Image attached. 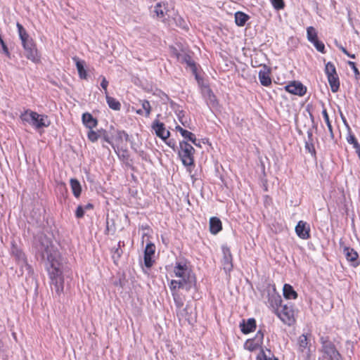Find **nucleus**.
<instances>
[{"instance_id":"1","label":"nucleus","mask_w":360,"mask_h":360,"mask_svg":"<svg viewBox=\"0 0 360 360\" xmlns=\"http://www.w3.org/2000/svg\"><path fill=\"white\" fill-rule=\"evenodd\" d=\"M37 250L42 259L46 262L52 289L58 296H60L64 289L60 255L52 242L45 236H40Z\"/></svg>"},{"instance_id":"2","label":"nucleus","mask_w":360,"mask_h":360,"mask_svg":"<svg viewBox=\"0 0 360 360\" xmlns=\"http://www.w3.org/2000/svg\"><path fill=\"white\" fill-rule=\"evenodd\" d=\"M173 271L178 279L171 281L169 284L171 290L181 288L189 291L195 285V276L186 264L176 262Z\"/></svg>"},{"instance_id":"3","label":"nucleus","mask_w":360,"mask_h":360,"mask_svg":"<svg viewBox=\"0 0 360 360\" xmlns=\"http://www.w3.org/2000/svg\"><path fill=\"white\" fill-rule=\"evenodd\" d=\"M269 302L272 307L275 308L277 316L284 323L290 326L294 323V311L291 304H282L281 296L276 294L271 296Z\"/></svg>"},{"instance_id":"4","label":"nucleus","mask_w":360,"mask_h":360,"mask_svg":"<svg viewBox=\"0 0 360 360\" xmlns=\"http://www.w3.org/2000/svg\"><path fill=\"white\" fill-rule=\"evenodd\" d=\"M20 118L36 129L48 127L50 124L47 116L30 110H26L20 115Z\"/></svg>"},{"instance_id":"5","label":"nucleus","mask_w":360,"mask_h":360,"mask_svg":"<svg viewBox=\"0 0 360 360\" xmlns=\"http://www.w3.org/2000/svg\"><path fill=\"white\" fill-rule=\"evenodd\" d=\"M174 6L172 4L160 1L154 6L153 13L163 22L169 24L171 22V16L174 15Z\"/></svg>"},{"instance_id":"6","label":"nucleus","mask_w":360,"mask_h":360,"mask_svg":"<svg viewBox=\"0 0 360 360\" xmlns=\"http://www.w3.org/2000/svg\"><path fill=\"white\" fill-rule=\"evenodd\" d=\"M179 146V155L183 164L186 166L193 165L194 163L193 154L195 152L193 147L186 141H181Z\"/></svg>"},{"instance_id":"7","label":"nucleus","mask_w":360,"mask_h":360,"mask_svg":"<svg viewBox=\"0 0 360 360\" xmlns=\"http://www.w3.org/2000/svg\"><path fill=\"white\" fill-rule=\"evenodd\" d=\"M321 340L323 352L328 360H342V356L332 342L323 338Z\"/></svg>"},{"instance_id":"8","label":"nucleus","mask_w":360,"mask_h":360,"mask_svg":"<svg viewBox=\"0 0 360 360\" xmlns=\"http://www.w3.org/2000/svg\"><path fill=\"white\" fill-rule=\"evenodd\" d=\"M223 259L222 266L226 273H229L233 269L232 255L229 248L222 246Z\"/></svg>"},{"instance_id":"9","label":"nucleus","mask_w":360,"mask_h":360,"mask_svg":"<svg viewBox=\"0 0 360 360\" xmlns=\"http://www.w3.org/2000/svg\"><path fill=\"white\" fill-rule=\"evenodd\" d=\"M285 89L288 92L300 96H302L304 94H305L307 91L306 87L304 86L302 84L295 81L291 82L288 85H286L285 86Z\"/></svg>"},{"instance_id":"10","label":"nucleus","mask_w":360,"mask_h":360,"mask_svg":"<svg viewBox=\"0 0 360 360\" xmlns=\"http://www.w3.org/2000/svg\"><path fill=\"white\" fill-rule=\"evenodd\" d=\"M23 48L25 51V56L27 59L34 63H37L39 60V56L33 41L27 44H24Z\"/></svg>"},{"instance_id":"11","label":"nucleus","mask_w":360,"mask_h":360,"mask_svg":"<svg viewBox=\"0 0 360 360\" xmlns=\"http://www.w3.org/2000/svg\"><path fill=\"white\" fill-rule=\"evenodd\" d=\"M310 228L307 222L300 221L295 226L297 235L302 239L306 240L310 238Z\"/></svg>"},{"instance_id":"12","label":"nucleus","mask_w":360,"mask_h":360,"mask_svg":"<svg viewBox=\"0 0 360 360\" xmlns=\"http://www.w3.org/2000/svg\"><path fill=\"white\" fill-rule=\"evenodd\" d=\"M153 129L155 130V134L165 141L170 135L168 130H166L165 124L160 122L158 120H155L152 125Z\"/></svg>"},{"instance_id":"13","label":"nucleus","mask_w":360,"mask_h":360,"mask_svg":"<svg viewBox=\"0 0 360 360\" xmlns=\"http://www.w3.org/2000/svg\"><path fill=\"white\" fill-rule=\"evenodd\" d=\"M343 252L347 260L351 263L352 266L356 267L359 264L358 253L353 248L344 246Z\"/></svg>"},{"instance_id":"14","label":"nucleus","mask_w":360,"mask_h":360,"mask_svg":"<svg viewBox=\"0 0 360 360\" xmlns=\"http://www.w3.org/2000/svg\"><path fill=\"white\" fill-rule=\"evenodd\" d=\"M270 73V69L265 65H262L259 72V79L263 86H268L271 84Z\"/></svg>"},{"instance_id":"15","label":"nucleus","mask_w":360,"mask_h":360,"mask_svg":"<svg viewBox=\"0 0 360 360\" xmlns=\"http://www.w3.org/2000/svg\"><path fill=\"white\" fill-rule=\"evenodd\" d=\"M240 328L243 333L248 334L256 328V321L253 318L248 319L247 321L243 320L240 323Z\"/></svg>"},{"instance_id":"16","label":"nucleus","mask_w":360,"mask_h":360,"mask_svg":"<svg viewBox=\"0 0 360 360\" xmlns=\"http://www.w3.org/2000/svg\"><path fill=\"white\" fill-rule=\"evenodd\" d=\"M82 122L89 129L96 127L98 124V121L94 118L91 114L85 112L82 115Z\"/></svg>"},{"instance_id":"17","label":"nucleus","mask_w":360,"mask_h":360,"mask_svg":"<svg viewBox=\"0 0 360 360\" xmlns=\"http://www.w3.org/2000/svg\"><path fill=\"white\" fill-rule=\"evenodd\" d=\"M172 20L175 22L176 25L178 26L179 27H180L183 30L188 29V22L182 16L179 15V13H177V11L176 10L174 11V15L171 16V22Z\"/></svg>"},{"instance_id":"18","label":"nucleus","mask_w":360,"mask_h":360,"mask_svg":"<svg viewBox=\"0 0 360 360\" xmlns=\"http://www.w3.org/2000/svg\"><path fill=\"white\" fill-rule=\"evenodd\" d=\"M17 28H18L19 37L22 41V46L24 44H27L28 43L32 42V39L30 37V36L27 33L25 29L23 27V26L21 24L18 22Z\"/></svg>"},{"instance_id":"19","label":"nucleus","mask_w":360,"mask_h":360,"mask_svg":"<svg viewBox=\"0 0 360 360\" xmlns=\"http://www.w3.org/2000/svg\"><path fill=\"white\" fill-rule=\"evenodd\" d=\"M222 229L221 221L217 217H211L210 219V230L213 234L218 233Z\"/></svg>"},{"instance_id":"20","label":"nucleus","mask_w":360,"mask_h":360,"mask_svg":"<svg viewBox=\"0 0 360 360\" xmlns=\"http://www.w3.org/2000/svg\"><path fill=\"white\" fill-rule=\"evenodd\" d=\"M73 60L75 61L77 70L78 71L79 77L81 79H86L87 74L84 69V61L79 60L78 58H73Z\"/></svg>"},{"instance_id":"21","label":"nucleus","mask_w":360,"mask_h":360,"mask_svg":"<svg viewBox=\"0 0 360 360\" xmlns=\"http://www.w3.org/2000/svg\"><path fill=\"white\" fill-rule=\"evenodd\" d=\"M327 77H328V81L330 84L331 91L333 93L337 92L340 88V81H339L338 75H331V76H328Z\"/></svg>"},{"instance_id":"22","label":"nucleus","mask_w":360,"mask_h":360,"mask_svg":"<svg viewBox=\"0 0 360 360\" xmlns=\"http://www.w3.org/2000/svg\"><path fill=\"white\" fill-rule=\"evenodd\" d=\"M129 139V135L124 131H117L115 138L113 139L114 144L118 147L123 140L127 141Z\"/></svg>"},{"instance_id":"23","label":"nucleus","mask_w":360,"mask_h":360,"mask_svg":"<svg viewBox=\"0 0 360 360\" xmlns=\"http://www.w3.org/2000/svg\"><path fill=\"white\" fill-rule=\"evenodd\" d=\"M248 19L249 16L243 12L238 11L235 13V22L238 26H244Z\"/></svg>"},{"instance_id":"24","label":"nucleus","mask_w":360,"mask_h":360,"mask_svg":"<svg viewBox=\"0 0 360 360\" xmlns=\"http://www.w3.org/2000/svg\"><path fill=\"white\" fill-rule=\"evenodd\" d=\"M283 295L286 299H295L297 296V292L289 284H285L283 286Z\"/></svg>"},{"instance_id":"25","label":"nucleus","mask_w":360,"mask_h":360,"mask_svg":"<svg viewBox=\"0 0 360 360\" xmlns=\"http://www.w3.org/2000/svg\"><path fill=\"white\" fill-rule=\"evenodd\" d=\"M70 186L73 193V195L78 198L79 197L82 191L80 183L76 179H71L70 181Z\"/></svg>"},{"instance_id":"26","label":"nucleus","mask_w":360,"mask_h":360,"mask_svg":"<svg viewBox=\"0 0 360 360\" xmlns=\"http://www.w3.org/2000/svg\"><path fill=\"white\" fill-rule=\"evenodd\" d=\"M181 63H186L192 70L193 73L196 72V65L191 57L188 55H184L180 58Z\"/></svg>"},{"instance_id":"27","label":"nucleus","mask_w":360,"mask_h":360,"mask_svg":"<svg viewBox=\"0 0 360 360\" xmlns=\"http://www.w3.org/2000/svg\"><path fill=\"white\" fill-rule=\"evenodd\" d=\"M105 97L108 105L111 109L115 110H119L120 109L121 104L118 101L112 97L109 96L108 94L106 95Z\"/></svg>"},{"instance_id":"28","label":"nucleus","mask_w":360,"mask_h":360,"mask_svg":"<svg viewBox=\"0 0 360 360\" xmlns=\"http://www.w3.org/2000/svg\"><path fill=\"white\" fill-rule=\"evenodd\" d=\"M100 138H102L105 142L110 144L112 147L115 150V146L114 145L113 138L111 137L107 131L105 129H99Z\"/></svg>"},{"instance_id":"29","label":"nucleus","mask_w":360,"mask_h":360,"mask_svg":"<svg viewBox=\"0 0 360 360\" xmlns=\"http://www.w3.org/2000/svg\"><path fill=\"white\" fill-rule=\"evenodd\" d=\"M307 39L311 42L318 39L317 32L314 27L310 26L307 29Z\"/></svg>"},{"instance_id":"30","label":"nucleus","mask_w":360,"mask_h":360,"mask_svg":"<svg viewBox=\"0 0 360 360\" xmlns=\"http://www.w3.org/2000/svg\"><path fill=\"white\" fill-rule=\"evenodd\" d=\"M325 72L327 77L338 75L336 72V68L334 64L332 63L331 62H328L326 64Z\"/></svg>"},{"instance_id":"31","label":"nucleus","mask_w":360,"mask_h":360,"mask_svg":"<svg viewBox=\"0 0 360 360\" xmlns=\"http://www.w3.org/2000/svg\"><path fill=\"white\" fill-rule=\"evenodd\" d=\"M322 115H323L324 120H325V122L326 123V125L328 127V131L330 132V136L332 138H333V127H332V124L330 123V119H329V116L328 115L326 109L323 108V110L322 111Z\"/></svg>"},{"instance_id":"32","label":"nucleus","mask_w":360,"mask_h":360,"mask_svg":"<svg viewBox=\"0 0 360 360\" xmlns=\"http://www.w3.org/2000/svg\"><path fill=\"white\" fill-rule=\"evenodd\" d=\"M140 102L141 103L142 109L144 111V116L148 117H149L150 112H151V106L147 100H141Z\"/></svg>"},{"instance_id":"33","label":"nucleus","mask_w":360,"mask_h":360,"mask_svg":"<svg viewBox=\"0 0 360 360\" xmlns=\"http://www.w3.org/2000/svg\"><path fill=\"white\" fill-rule=\"evenodd\" d=\"M87 137L89 140L91 142L97 141L98 139L100 138L99 130L96 131L93 130V129H89V131L87 133Z\"/></svg>"},{"instance_id":"34","label":"nucleus","mask_w":360,"mask_h":360,"mask_svg":"<svg viewBox=\"0 0 360 360\" xmlns=\"http://www.w3.org/2000/svg\"><path fill=\"white\" fill-rule=\"evenodd\" d=\"M347 140L349 143L353 145V147L355 148L356 152L360 150V144L358 143L354 135L349 134L347 138Z\"/></svg>"},{"instance_id":"35","label":"nucleus","mask_w":360,"mask_h":360,"mask_svg":"<svg viewBox=\"0 0 360 360\" xmlns=\"http://www.w3.org/2000/svg\"><path fill=\"white\" fill-rule=\"evenodd\" d=\"M259 347H260V345H256V342H255L252 339L248 340L244 345L245 349L249 351H254Z\"/></svg>"},{"instance_id":"36","label":"nucleus","mask_w":360,"mask_h":360,"mask_svg":"<svg viewBox=\"0 0 360 360\" xmlns=\"http://www.w3.org/2000/svg\"><path fill=\"white\" fill-rule=\"evenodd\" d=\"M155 246L153 243L151 242L147 243L145 251H144V255L146 256H153L155 253Z\"/></svg>"},{"instance_id":"37","label":"nucleus","mask_w":360,"mask_h":360,"mask_svg":"<svg viewBox=\"0 0 360 360\" xmlns=\"http://www.w3.org/2000/svg\"><path fill=\"white\" fill-rule=\"evenodd\" d=\"M298 344L301 351H303L304 349H306L308 345L307 336L304 335L300 336Z\"/></svg>"},{"instance_id":"38","label":"nucleus","mask_w":360,"mask_h":360,"mask_svg":"<svg viewBox=\"0 0 360 360\" xmlns=\"http://www.w3.org/2000/svg\"><path fill=\"white\" fill-rule=\"evenodd\" d=\"M263 339H264V333L261 330H258L257 333H256L255 338H252L254 342H256V345H259L260 346L262 344Z\"/></svg>"},{"instance_id":"39","label":"nucleus","mask_w":360,"mask_h":360,"mask_svg":"<svg viewBox=\"0 0 360 360\" xmlns=\"http://www.w3.org/2000/svg\"><path fill=\"white\" fill-rule=\"evenodd\" d=\"M311 43H312L314 44V46H315V48L316 49V50L318 51L321 52V53L325 52V46H324L323 43L322 41H319L318 39H316V41H311Z\"/></svg>"},{"instance_id":"40","label":"nucleus","mask_w":360,"mask_h":360,"mask_svg":"<svg viewBox=\"0 0 360 360\" xmlns=\"http://www.w3.org/2000/svg\"><path fill=\"white\" fill-rule=\"evenodd\" d=\"M176 290H171L172 294V296L174 297V300L176 307H181L183 306L184 303H183V301L181 300V299L177 295Z\"/></svg>"},{"instance_id":"41","label":"nucleus","mask_w":360,"mask_h":360,"mask_svg":"<svg viewBox=\"0 0 360 360\" xmlns=\"http://www.w3.org/2000/svg\"><path fill=\"white\" fill-rule=\"evenodd\" d=\"M207 103L211 105L212 107L217 105L216 97L211 91H209L208 92Z\"/></svg>"},{"instance_id":"42","label":"nucleus","mask_w":360,"mask_h":360,"mask_svg":"<svg viewBox=\"0 0 360 360\" xmlns=\"http://www.w3.org/2000/svg\"><path fill=\"white\" fill-rule=\"evenodd\" d=\"M185 139H186L187 141H191L193 143H195V141H196V137H195V135L194 134H193L192 132L189 131H186V133L184 134V135L182 136Z\"/></svg>"},{"instance_id":"43","label":"nucleus","mask_w":360,"mask_h":360,"mask_svg":"<svg viewBox=\"0 0 360 360\" xmlns=\"http://www.w3.org/2000/svg\"><path fill=\"white\" fill-rule=\"evenodd\" d=\"M271 2L273 6L276 10H280L284 8V2L283 0H271Z\"/></svg>"},{"instance_id":"44","label":"nucleus","mask_w":360,"mask_h":360,"mask_svg":"<svg viewBox=\"0 0 360 360\" xmlns=\"http://www.w3.org/2000/svg\"><path fill=\"white\" fill-rule=\"evenodd\" d=\"M84 215V208L82 205H79L77 207L76 212H75V216L77 218L79 219L83 217Z\"/></svg>"},{"instance_id":"45","label":"nucleus","mask_w":360,"mask_h":360,"mask_svg":"<svg viewBox=\"0 0 360 360\" xmlns=\"http://www.w3.org/2000/svg\"><path fill=\"white\" fill-rule=\"evenodd\" d=\"M153 260L151 256L144 255V264L147 268H150L153 266Z\"/></svg>"},{"instance_id":"46","label":"nucleus","mask_w":360,"mask_h":360,"mask_svg":"<svg viewBox=\"0 0 360 360\" xmlns=\"http://www.w3.org/2000/svg\"><path fill=\"white\" fill-rule=\"evenodd\" d=\"M101 86L103 89V90L105 91V94L106 96V95H108L107 87L108 85V82L107 81V79H105V77L101 76Z\"/></svg>"},{"instance_id":"47","label":"nucleus","mask_w":360,"mask_h":360,"mask_svg":"<svg viewBox=\"0 0 360 360\" xmlns=\"http://www.w3.org/2000/svg\"><path fill=\"white\" fill-rule=\"evenodd\" d=\"M348 65L353 70L356 77H358L360 75V72H359V70L357 69V68L356 67V64L354 62L348 61Z\"/></svg>"},{"instance_id":"48","label":"nucleus","mask_w":360,"mask_h":360,"mask_svg":"<svg viewBox=\"0 0 360 360\" xmlns=\"http://www.w3.org/2000/svg\"><path fill=\"white\" fill-rule=\"evenodd\" d=\"M340 49H341V51L345 54L347 55L348 57L349 58H355V55L354 54H350L345 48H344L343 46H340Z\"/></svg>"},{"instance_id":"49","label":"nucleus","mask_w":360,"mask_h":360,"mask_svg":"<svg viewBox=\"0 0 360 360\" xmlns=\"http://www.w3.org/2000/svg\"><path fill=\"white\" fill-rule=\"evenodd\" d=\"M17 257H18V259L22 262H25V255L21 252H17Z\"/></svg>"},{"instance_id":"50","label":"nucleus","mask_w":360,"mask_h":360,"mask_svg":"<svg viewBox=\"0 0 360 360\" xmlns=\"http://www.w3.org/2000/svg\"><path fill=\"white\" fill-rule=\"evenodd\" d=\"M178 117H179V122L184 126V127H186V122H184L182 119V117H184V112L183 111H181L179 112V113L178 114Z\"/></svg>"},{"instance_id":"51","label":"nucleus","mask_w":360,"mask_h":360,"mask_svg":"<svg viewBox=\"0 0 360 360\" xmlns=\"http://www.w3.org/2000/svg\"><path fill=\"white\" fill-rule=\"evenodd\" d=\"M121 241L118 243V247L115 249V254L117 255V257H120L122 254V250H120Z\"/></svg>"},{"instance_id":"52","label":"nucleus","mask_w":360,"mask_h":360,"mask_svg":"<svg viewBox=\"0 0 360 360\" xmlns=\"http://www.w3.org/2000/svg\"><path fill=\"white\" fill-rule=\"evenodd\" d=\"M306 148L310 152V153H315L314 148L312 144H309L308 142H306Z\"/></svg>"},{"instance_id":"53","label":"nucleus","mask_w":360,"mask_h":360,"mask_svg":"<svg viewBox=\"0 0 360 360\" xmlns=\"http://www.w3.org/2000/svg\"><path fill=\"white\" fill-rule=\"evenodd\" d=\"M176 130L178 131L181 134V136H183L184 134L186 133V129H183L180 126H176Z\"/></svg>"},{"instance_id":"54","label":"nucleus","mask_w":360,"mask_h":360,"mask_svg":"<svg viewBox=\"0 0 360 360\" xmlns=\"http://www.w3.org/2000/svg\"><path fill=\"white\" fill-rule=\"evenodd\" d=\"M139 155H140V156H141L143 160H147V158H146V154L143 150H141V151H140V152H139Z\"/></svg>"},{"instance_id":"55","label":"nucleus","mask_w":360,"mask_h":360,"mask_svg":"<svg viewBox=\"0 0 360 360\" xmlns=\"http://www.w3.org/2000/svg\"><path fill=\"white\" fill-rule=\"evenodd\" d=\"M84 211H85L86 210H90V209H92V208H93V205H92V204H91V203H88L87 205H86L84 207Z\"/></svg>"},{"instance_id":"56","label":"nucleus","mask_w":360,"mask_h":360,"mask_svg":"<svg viewBox=\"0 0 360 360\" xmlns=\"http://www.w3.org/2000/svg\"><path fill=\"white\" fill-rule=\"evenodd\" d=\"M340 116H341V118H342V122L345 124V125H346L347 127H349V126H348V124H347V120H346L345 117L343 116V115H342V113H340Z\"/></svg>"},{"instance_id":"57","label":"nucleus","mask_w":360,"mask_h":360,"mask_svg":"<svg viewBox=\"0 0 360 360\" xmlns=\"http://www.w3.org/2000/svg\"><path fill=\"white\" fill-rule=\"evenodd\" d=\"M136 112L139 115H144V111L143 110V109H139L136 111Z\"/></svg>"},{"instance_id":"58","label":"nucleus","mask_w":360,"mask_h":360,"mask_svg":"<svg viewBox=\"0 0 360 360\" xmlns=\"http://www.w3.org/2000/svg\"><path fill=\"white\" fill-rule=\"evenodd\" d=\"M167 144L169 146L172 147V148H174V143H172L171 141H169V142H167Z\"/></svg>"},{"instance_id":"59","label":"nucleus","mask_w":360,"mask_h":360,"mask_svg":"<svg viewBox=\"0 0 360 360\" xmlns=\"http://www.w3.org/2000/svg\"><path fill=\"white\" fill-rule=\"evenodd\" d=\"M195 146L200 147V143L198 140L196 139L195 143H193Z\"/></svg>"},{"instance_id":"60","label":"nucleus","mask_w":360,"mask_h":360,"mask_svg":"<svg viewBox=\"0 0 360 360\" xmlns=\"http://www.w3.org/2000/svg\"><path fill=\"white\" fill-rule=\"evenodd\" d=\"M309 136L311 137L312 136V134L311 132H308Z\"/></svg>"},{"instance_id":"61","label":"nucleus","mask_w":360,"mask_h":360,"mask_svg":"<svg viewBox=\"0 0 360 360\" xmlns=\"http://www.w3.org/2000/svg\"><path fill=\"white\" fill-rule=\"evenodd\" d=\"M261 360H262V359H261ZM264 360H267L266 357L264 358ZM270 360H272V359H270ZM273 360H277V359H273Z\"/></svg>"}]
</instances>
